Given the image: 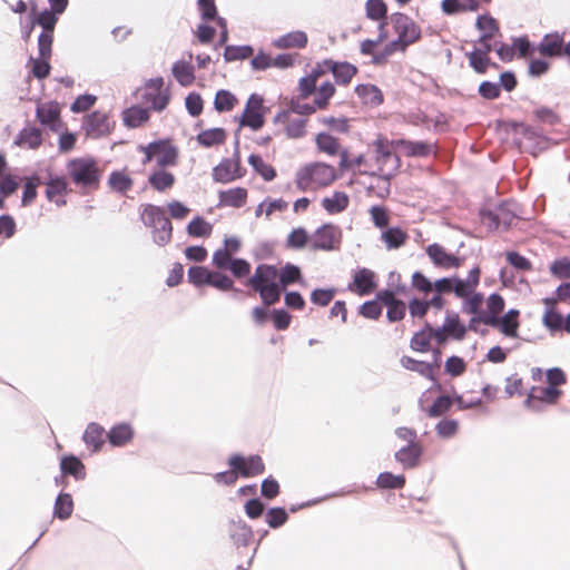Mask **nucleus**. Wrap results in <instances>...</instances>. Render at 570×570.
<instances>
[{
  "label": "nucleus",
  "mask_w": 570,
  "mask_h": 570,
  "mask_svg": "<svg viewBox=\"0 0 570 570\" xmlns=\"http://www.w3.org/2000/svg\"><path fill=\"white\" fill-rule=\"evenodd\" d=\"M480 282V269L473 267L465 279L459 277H444L438 279L435 287L439 293H454L462 299V311L472 314L471 323L478 322L488 325L497 318L504 308V301L498 294L487 298V307L482 309L483 295L475 289Z\"/></svg>",
  "instance_id": "f257e3e1"
},
{
  "label": "nucleus",
  "mask_w": 570,
  "mask_h": 570,
  "mask_svg": "<svg viewBox=\"0 0 570 570\" xmlns=\"http://www.w3.org/2000/svg\"><path fill=\"white\" fill-rule=\"evenodd\" d=\"M390 32L396 38L389 41L381 55L374 56V63H383L389 56L404 51L421 37L419 26L407 16L396 12L390 16Z\"/></svg>",
  "instance_id": "f03ea898"
},
{
  "label": "nucleus",
  "mask_w": 570,
  "mask_h": 570,
  "mask_svg": "<svg viewBox=\"0 0 570 570\" xmlns=\"http://www.w3.org/2000/svg\"><path fill=\"white\" fill-rule=\"evenodd\" d=\"M336 179V169L324 163L307 164L295 174L296 187L302 191L327 187Z\"/></svg>",
  "instance_id": "7ed1b4c3"
},
{
  "label": "nucleus",
  "mask_w": 570,
  "mask_h": 570,
  "mask_svg": "<svg viewBox=\"0 0 570 570\" xmlns=\"http://www.w3.org/2000/svg\"><path fill=\"white\" fill-rule=\"evenodd\" d=\"M248 283L255 291L259 293L261 298L265 305H273L279 301L281 282L278 279V271L274 266H257Z\"/></svg>",
  "instance_id": "20e7f679"
},
{
  "label": "nucleus",
  "mask_w": 570,
  "mask_h": 570,
  "mask_svg": "<svg viewBox=\"0 0 570 570\" xmlns=\"http://www.w3.org/2000/svg\"><path fill=\"white\" fill-rule=\"evenodd\" d=\"M376 163H370L368 168L361 173L370 176H393L400 167L397 151H395V142L384 139H377L373 142Z\"/></svg>",
  "instance_id": "39448f33"
},
{
  "label": "nucleus",
  "mask_w": 570,
  "mask_h": 570,
  "mask_svg": "<svg viewBox=\"0 0 570 570\" xmlns=\"http://www.w3.org/2000/svg\"><path fill=\"white\" fill-rule=\"evenodd\" d=\"M67 170L76 185L96 188L99 184L101 169L96 159L91 157H79L67 164Z\"/></svg>",
  "instance_id": "423d86ee"
},
{
  "label": "nucleus",
  "mask_w": 570,
  "mask_h": 570,
  "mask_svg": "<svg viewBox=\"0 0 570 570\" xmlns=\"http://www.w3.org/2000/svg\"><path fill=\"white\" fill-rule=\"evenodd\" d=\"M141 219L151 229L156 244L164 246L171 239L173 227L161 207L145 205L141 212Z\"/></svg>",
  "instance_id": "0eeeda50"
},
{
  "label": "nucleus",
  "mask_w": 570,
  "mask_h": 570,
  "mask_svg": "<svg viewBox=\"0 0 570 570\" xmlns=\"http://www.w3.org/2000/svg\"><path fill=\"white\" fill-rule=\"evenodd\" d=\"M30 16L33 19V23L42 28V31L38 37V49L40 50L42 56H48L51 52L53 31L58 22L59 14L48 9L37 12L36 3L33 0L30 1Z\"/></svg>",
  "instance_id": "6e6552de"
},
{
  "label": "nucleus",
  "mask_w": 570,
  "mask_h": 570,
  "mask_svg": "<svg viewBox=\"0 0 570 570\" xmlns=\"http://www.w3.org/2000/svg\"><path fill=\"white\" fill-rule=\"evenodd\" d=\"M142 100L149 108L156 111H161L167 107L170 100V92L169 88L165 86L163 78L149 79L146 82Z\"/></svg>",
  "instance_id": "1a4fd4ad"
},
{
  "label": "nucleus",
  "mask_w": 570,
  "mask_h": 570,
  "mask_svg": "<svg viewBox=\"0 0 570 570\" xmlns=\"http://www.w3.org/2000/svg\"><path fill=\"white\" fill-rule=\"evenodd\" d=\"M145 154L144 163L156 160L160 167L173 166L177 161V149L168 141H155L140 147Z\"/></svg>",
  "instance_id": "9d476101"
},
{
  "label": "nucleus",
  "mask_w": 570,
  "mask_h": 570,
  "mask_svg": "<svg viewBox=\"0 0 570 570\" xmlns=\"http://www.w3.org/2000/svg\"><path fill=\"white\" fill-rule=\"evenodd\" d=\"M82 128L87 137L98 139L111 134L115 121L107 112L96 110L85 118Z\"/></svg>",
  "instance_id": "9b49d317"
},
{
  "label": "nucleus",
  "mask_w": 570,
  "mask_h": 570,
  "mask_svg": "<svg viewBox=\"0 0 570 570\" xmlns=\"http://www.w3.org/2000/svg\"><path fill=\"white\" fill-rule=\"evenodd\" d=\"M265 112L263 98L256 94L250 95L240 117V126L249 127L253 130L261 129L265 122Z\"/></svg>",
  "instance_id": "f8f14e48"
},
{
  "label": "nucleus",
  "mask_w": 570,
  "mask_h": 570,
  "mask_svg": "<svg viewBox=\"0 0 570 570\" xmlns=\"http://www.w3.org/2000/svg\"><path fill=\"white\" fill-rule=\"evenodd\" d=\"M228 463L244 478L262 474L265 468L262 458L258 455L242 456L236 454L229 458Z\"/></svg>",
  "instance_id": "ddd939ff"
},
{
  "label": "nucleus",
  "mask_w": 570,
  "mask_h": 570,
  "mask_svg": "<svg viewBox=\"0 0 570 570\" xmlns=\"http://www.w3.org/2000/svg\"><path fill=\"white\" fill-rule=\"evenodd\" d=\"M561 395V391L554 386L533 387L528 394L524 405L532 411H541V404H554Z\"/></svg>",
  "instance_id": "4468645a"
},
{
  "label": "nucleus",
  "mask_w": 570,
  "mask_h": 570,
  "mask_svg": "<svg viewBox=\"0 0 570 570\" xmlns=\"http://www.w3.org/2000/svg\"><path fill=\"white\" fill-rule=\"evenodd\" d=\"M342 238V232L338 226L325 224L321 226L313 235V246L324 250L336 248Z\"/></svg>",
  "instance_id": "2eb2a0df"
},
{
  "label": "nucleus",
  "mask_w": 570,
  "mask_h": 570,
  "mask_svg": "<svg viewBox=\"0 0 570 570\" xmlns=\"http://www.w3.org/2000/svg\"><path fill=\"white\" fill-rule=\"evenodd\" d=\"M497 328L502 335L509 338H517L519 336V311L510 309L503 316H498L492 323L488 324Z\"/></svg>",
  "instance_id": "dca6fc26"
},
{
  "label": "nucleus",
  "mask_w": 570,
  "mask_h": 570,
  "mask_svg": "<svg viewBox=\"0 0 570 570\" xmlns=\"http://www.w3.org/2000/svg\"><path fill=\"white\" fill-rule=\"evenodd\" d=\"M375 286L374 272L361 268L354 273L353 282L348 285V289L362 296L372 293Z\"/></svg>",
  "instance_id": "f3484780"
},
{
  "label": "nucleus",
  "mask_w": 570,
  "mask_h": 570,
  "mask_svg": "<svg viewBox=\"0 0 570 570\" xmlns=\"http://www.w3.org/2000/svg\"><path fill=\"white\" fill-rule=\"evenodd\" d=\"M321 206L328 215H338L348 208L350 196L345 191L334 190L322 198Z\"/></svg>",
  "instance_id": "a211bd4d"
},
{
  "label": "nucleus",
  "mask_w": 570,
  "mask_h": 570,
  "mask_svg": "<svg viewBox=\"0 0 570 570\" xmlns=\"http://www.w3.org/2000/svg\"><path fill=\"white\" fill-rule=\"evenodd\" d=\"M426 253L431 261L439 267L454 268L461 265V259L449 254L442 246L432 244L426 248Z\"/></svg>",
  "instance_id": "6ab92c4d"
},
{
  "label": "nucleus",
  "mask_w": 570,
  "mask_h": 570,
  "mask_svg": "<svg viewBox=\"0 0 570 570\" xmlns=\"http://www.w3.org/2000/svg\"><path fill=\"white\" fill-rule=\"evenodd\" d=\"M510 204H504L495 213L488 212L482 214V223L489 228H498L501 224L508 227L512 223L513 213Z\"/></svg>",
  "instance_id": "aec40b11"
},
{
  "label": "nucleus",
  "mask_w": 570,
  "mask_h": 570,
  "mask_svg": "<svg viewBox=\"0 0 570 570\" xmlns=\"http://www.w3.org/2000/svg\"><path fill=\"white\" fill-rule=\"evenodd\" d=\"M68 184L63 177H51L47 183L46 197L57 206L66 205Z\"/></svg>",
  "instance_id": "412c9836"
},
{
  "label": "nucleus",
  "mask_w": 570,
  "mask_h": 570,
  "mask_svg": "<svg viewBox=\"0 0 570 570\" xmlns=\"http://www.w3.org/2000/svg\"><path fill=\"white\" fill-rule=\"evenodd\" d=\"M60 108L57 102L49 101L40 104L37 108V117L42 125L57 129L59 126Z\"/></svg>",
  "instance_id": "4be33fe9"
},
{
  "label": "nucleus",
  "mask_w": 570,
  "mask_h": 570,
  "mask_svg": "<svg viewBox=\"0 0 570 570\" xmlns=\"http://www.w3.org/2000/svg\"><path fill=\"white\" fill-rule=\"evenodd\" d=\"M394 142L399 156L421 157L432 151V146L422 141L396 140Z\"/></svg>",
  "instance_id": "5701e85b"
},
{
  "label": "nucleus",
  "mask_w": 570,
  "mask_h": 570,
  "mask_svg": "<svg viewBox=\"0 0 570 570\" xmlns=\"http://www.w3.org/2000/svg\"><path fill=\"white\" fill-rule=\"evenodd\" d=\"M247 190L243 187L229 188L218 194L219 206L239 208L247 202Z\"/></svg>",
  "instance_id": "b1692460"
},
{
  "label": "nucleus",
  "mask_w": 570,
  "mask_h": 570,
  "mask_svg": "<svg viewBox=\"0 0 570 570\" xmlns=\"http://www.w3.org/2000/svg\"><path fill=\"white\" fill-rule=\"evenodd\" d=\"M475 27L480 31L478 45L490 43L489 40L499 32L497 20L488 13L476 18Z\"/></svg>",
  "instance_id": "393cba45"
},
{
  "label": "nucleus",
  "mask_w": 570,
  "mask_h": 570,
  "mask_svg": "<svg viewBox=\"0 0 570 570\" xmlns=\"http://www.w3.org/2000/svg\"><path fill=\"white\" fill-rule=\"evenodd\" d=\"M421 454L422 448L419 443L406 444L395 453V460L404 469H411L417 465Z\"/></svg>",
  "instance_id": "a878e982"
},
{
  "label": "nucleus",
  "mask_w": 570,
  "mask_h": 570,
  "mask_svg": "<svg viewBox=\"0 0 570 570\" xmlns=\"http://www.w3.org/2000/svg\"><path fill=\"white\" fill-rule=\"evenodd\" d=\"M490 0H442L441 9L445 14L476 11L481 2Z\"/></svg>",
  "instance_id": "bb28decb"
},
{
  "label": "nucleus",
  "mask_w": 570,
  "mask_h": 570,
  "mask_svg": "<svg viewBox=\"0 0 570 570\" xmlns=\"http://www.w3.org/2000/svg\"><path fill=\"white\" fill-rule=\"evenodd\" d=\"M307 40V35L304 31L296 30L274 39L273 46L277 49L304 48Z\"/></svg>",
  "instance_id": "cd10ccee"
},
{
  "label": "nucleus",
  "mask_w": 570,
  "mask_h": 570,
  "mask_svg": "<svg viewBox=\"0 0 570 570\" xmlns=\"http://www.w3.org/2000/svg\"><path fill=\"white\" fill-rule=\"evenodd\" d=\"M109 443L112 446H125L134 438V429L128 423H119L107 433Z\"/></svg>",
  "instance_id": "c85d7f7f"
},
{
  "label": "nucleus",
  "mask_w": 570,
  "mask_h": 570,
  "mask_svg": "<svg viewBox=\"0 0 570 570\" xmlns=\"http://www.w3.org/2000/svg\"><path fill=\"white\" fill-rule=\"evenodd\" d=\"M213 177L218 183H230L239 177L238 161L225 159L214 168Z\"/></svg>",
  "instance_id": "c756f323"
},
{
  "label": "nucleus",
  "mask_w": 570,
  "mask_h": 570,
  "mask_svg": "<svg viewBox=\"0 0 570 570\" xmlns=\"http://www.w3.org/2000/svg\"><path fill=\"white\" fill-rule=\"evenodd\" d=\"M492 46L490 43L479 45L471 51L469 57L470 66L479 73L485 72L489 66V52L491 51Z\"/></svg>",
  "instance_id": "7c9ffc66"
},
{
  "label": "nucleus",
  "mask_w": 570,
  "mask_h": 570,
  "mask_svg": "<svg viewBox=\"0 0 570 570\" xmlns=\"http://www.w3.org/2000/svg\"><path fill=\"white\" fill-rule=\"evenodd\" d=\"M442 294L443 293L436 291V294L429 301L412 299L409 304L411 315L413 317H422L425 315L429 307L441 309L444 305Z\"/></svg>",
  "instance_id": "2f4dec72"
},
{
  "label": "nucleus",
  "mask_w": 570,
  "mask_h": 570,
  "mask_svg": "<svg viewBox=\"0 0 570 570\" xmlns=\"http://www.w3.org/2000/svg\"><path fill=\"white\" fill-rule=\"evenodd\" d=\"M381 301L387 306V318L391 322L400 321L405 315V304L395 298L393 293L385 292L380 294Z\"/></svg>",
  "instance_id": "473e14b6"
},
{
  "label": "nucleus",
  "mask_w": 570,
  "mask_h": 570,
  "mask_svg": "<svg viewBox=\"0 0 570 570\" xmlns=\"http://www.w3.org/2000/svg\"><path fill=\"white\" fill-rule=\"evenodd\" d=\"M105 429L98 423H89L85 430L82 435V440L86 445L90 446L94 452H97L101 449L105 443Z\"/></svg>",
  "instance_id": "72a5a7b5"
},
{
  "label": "nucleus",
  "mask_w": 570,
  "mask_h": 570,
  "mask_svg": "<svg viewBox=\"0 0 570 570\" xmlns=\"http://www.w3.org/2000/svg\"><path fill=\"white\" fill-rule=\"evenodd\" d=\"M365 14L370 20L387 23L390 30V17H387V7L383 0H367L365 2Z\"/></svg>",
  "instance_id": "f704fd0d"
},
{
  "label": "nucleus",
  "mask_w": 570,
  "mask_h": 570,
  "mask_svg": "<svg viewBox=\"0 0 570 570\" xmlns=\"http://www.w3.org/2000/svg\"><path fill=\"white\" fill-rule=\"evenodd\" d=\"M326 68L333 72L336 81L347 83L356 73V68L347 62L325 60Z\"/></svg>",
  "instance_id": "c9c22d12"
},
{
  "label": "nucleus",
  "mask_w": 570,
  "mask_h": 570,
  "mask_svg": "<svg viewBox=\"0 0 570 570\" xmlns=\"http://www.w3.org/2000/svg\"><path fill=\"white\" fill-rule=\"evenodd\" d=\"M229 533L237 547H246L253 538L252 528L240 520L232 522Z\"/></svg>",
  "instance_id": "e433bc0d"
},
{
  "label": "nucleus",
  "mask_w": 570,
  "mask_h": 570,
  "mask_svg": "<svg viewBox=\"0 0 570 570\" xmlns=\"http://www.w3.org/2000/svg\"><path fill=\"white\" fill-rule=\"evenodd\" d=\"M391 32L387 29L386 22H381L379 24V35L376 39H366L361 42V52L364 55H372L373 57L376 55H381L382 52L375 53V48L383 43L384 41L390 40Z\"/></svg>",
  "instance_id": "4c0bfd02"
},
{
  "label": "nucleus",
  "mask_w": 570,
  "mask_h": 570,
  "mask_svg": "<svg viewBox=\"0 0 570 570\" xmlns=\"http://www.w3.org/2000/svg\"><path fill=\"white\" fill-rule=\"evenodd\" d=\"M355 91L365 105L375 107L383 101L381 90L374 85H360L355 88Z\"/></svg>",
  "instance_id": "58836bf2"
},
{
  "label": "nucleus",
  "mask_w": 570,
  "mask_h": 570,
  "mask_svg": "<svg viewBox=\"0 0 570 570\" xmlns=\"http://www.w3.org/2000/svg\"><path fill=\"white\" fill-rule=\"evenodd\" d=\"M370 161L366 155H358L356 157H348L346 153L341 155L340 168L342 170H353L354 174L365 175L361 173L365 168H368Z\"/></svg>",
  "instance_id": "ea45409f"
},
{
  "label": "nucleus",
  "mask_w": 570,
  "mask_h": 570,
  "mask_svg": "<svg viewBox=\"0 0 570 570\" xmlns=\"http://www.w3.org/2000/svg\"><path fill=\"white\" fill-rule=\"evenodd\" d=\"M381 239L385 244V247L391 250L403 246L407 239V235L399 227H391L382 233Z\"/></svg>",
  "instance_id": "a19ab883"
},
{
  "label": "nucleus",
  "mask_w": 570,
  "mask_h": 570,
  "mask_svg": "<svg viewBox=\"0 0 570 570\" xmlns=\"http://www.w3.org/2000/svg\"><path fill=\"white\" fill-rule=\"evenodd\" d=\"M108 185L111 190L125 194L131 189L134 181L125 170H116L110 174Z\"/></svg>",
  "instance_id": "79ce46f5"
},
{
  "label": "nucleus",
  "mask_w": 570,
  "mask_h": 570,
  "mask_svg": "<svg viewBox=\"0 0 570 570\" xmlns=\"http://www.w3.org/2000/svg\"><path fill=\"white\" fill-rule=\"evenodd\" d=\"M546 312L542 317L543 324L550 330H559L563 325V318L561 314L554 311V298H544Z\"/></svg>",
  "instance_id": "37998d69"
},
{
  "label": "nucleus",
  "mask_w": 570,
  "mask_h": 570,
  "mask_svg": "<svg viewBox=\"0 0 570 570\" xmlns=\"http://www.w3.org/2000/svg\"><path fill=\"white\" fill-rule=\"evenodd\" d=\"M401 364L404 368L419 373L420 375L434 381L433 365L423 361L414 360L410 356H403Z\"/></svg>",
  "instance_id": "c03bdc74"
},
{
  "label": "nucleus",
  "mask_w": 570,
  "mask_h": 570,
  "mask_svg": "<svg viewBox=\"0 0 570 570\" xmlns=\"http://www.w3.org/2000/svg\"><path fill=\"white\" fill-rule=\"evenodd\" d=\"M148 118V110L138 106L130 107L122 112L124 124L129 128L141 126Z\"/></svg>",
  "instance_id": "a18cd8bd"
},
{
  "label": "nucleus",
  "mask_w": 570,
  "mask_h": 570,
  "mask_svg": "<svg viewBox=\"0 0 570 570\" xmlns=\"http://www.w3.org/2000/svg\"><path fill=\"white\" fill-rule=\"evenodd\" d=\"M41 141L42 138L40 130L29 127L21 130L16 139V145L23 148L36 149L41 145Z\"/></svg>",
  "instance_id": "49530a36"
},
{
  "label": "nucleus",
  "mask_w": 570,
  "mask_h": 570,
  "mask_svg": "<svg viewBox=\"0 0 570 570\" xmlns=\"http://www.w3.org/2000/svg\"><path fill=\"white\" fill-rule=\"evenodd\" d=\"M286 207L287 203L281 198H266L256 207L255 217L259 218L262 216H265L266 218H269L275 212H283L286 209Z\"/></svg>",
  "instance_id": "de8ad7c7"
},
{
  "label": "nucleus",
  "mask_w": 570,
  "mask_h": 570,
  "mask_svg": "<svg viewBox=\"0 0 570 570\" xmlns=\"http://www.w3.org/2000/svg\"><path fill=\"white\" fill-rule=\"evenodd\" d=\"M148 181L156 190L164 191L174 186L175 176L169 171L158 169L149 176Z\"/></svg>",
  "instance_id": "09e8293b"
},
{
  "label": "nucleus",
  "mask_w": 570,
  "mask_h": 570,
  "mask_svg": "<svg viewBox=\"0 0 570 570\" xmlns=\"http://www.w3.org/2000/svg\"><path fill=\"white\" fill-rule=\"evenodd\" d=\"M442 327L446 331L448 335L454 340H461L466 332L465 326L460 322L455 313H448Z\"/></svg>",
  "instance_id": "8fccbe9b"
},
{
  "label": "nucleus",
  "mask_w": 570,
  "mask_h": 570,
  "mask_svg": "<svg viewBox=\"0 0 570 570\" xmlns=\"http://www.w3.org/2000/svg\"><path fill=\"white\" fill-rule=\"evenodd\" d=\"M225 139H226V132L222 128L207 129V130L202 131L197 136L198 142L205 147H212L215 145H219V144L224 142Z\"/></svg>",
  "instance_id": "3c124183"
},
{
  "label": "nucleus",
  "mask_w": 570,
  "mask_h": 570,
  "mask_svg": "<svg viewBox=\"0 0 570 570\" xmlns=\"http://www.w3.org/2000/svg\"><path fill=\"white\" fill-rule=\"evenodd\" d=\"M173 75L181 86H189L195 79L193 67L186 61H177L173 66Z\"/></svg>",
  "instance_id": "603ef678"
},
{
  "label": "nucleus",
  "mask_w": 570,
  "mask_h": 570,
  "mask_svg": "<svg viewBox=\"0 0 570 570\" xmlns=\"http://www.w3.org/2000/svg\"><path fill=\"white\" fill-rule=\"evenodd\" d=\"M73 511V501L68 493H60L55 503L53 514L60 520L68 519Z\"/></svg>",
  "instance_id": "864d4df0"
},
{
  "label": "nucleus",
  "mask_w": 570,
  "mask_h": 570,
  "mask_svg": "<svg viewBox=\"0 0 570 570\" xmlns=\"http://www.w3.org/2000/svg\"><path fill=\"white\" fill-rule=\"evenodd\" d=\"M213 232V225L203 217L197 216L187 225V233L193 237H208Z\"/></svg>",
  "instance_id": "5fc2aeb1"
},
{
  "label": "nucleus",
  "mask_w": 570,
  "mask_h": 570,
  "mask_svg": "<svg viewBox=\"0 0 570 570\" xmlns=\"http://www.w3.org/2000/svg\"><path fill=\"white\" fill-rule=\"evenodd\" d=\"M248 163L266 181H271L275 178V169L271 165L266 164L261 156L250 155L248 157Z\"/></svg>",
  "instance_id": "6e6d98bb"
},
{
  "label": "nucleus",
  "mask_w": 570,
  "mask_h": 570,
  "mask_svg": "<svg viewBox=\"0 0 570 570\" xmlns=\"http://www.w3.org/2000/svg\"><path fill=\"white\" fill-rule=\"evenodd\" d=\"M60 468L63 473L73 475L76 479L85 478V466L76 456H66L60 462Z\"/></svg>",
  "instance_id": "4d7b16f0"
},
{
  "label": "nucleus",
  "mask_w": 570,
  "mask_h": 570,
  "mask_svg": "<svg viewBox=\"0 0 570 570\" xmlns=\"http://www.w3.org/2000/svg\"><path fill=\"white\" fill-rule=\"evenodd\" d=\"M236 102L237 99L232 92L227 90H219L216 94L214 106L217 111L223 112L232 110Z\"/></svg>",
  "instance_id": "13d9d810"
},
{
  "label": "nucleus",
  "mask_w": 570,
  "mask_h": 570,
  "mask_svg": "<svg viewBox=\"0 0 570 570\" xmlns=\"http://www.w3.org/2000/svg\"><path fill=\"white\" fill-rule=\"evenodd\" d=\"M405 483L402 474L394 475L390 472H383L377 476L376 484L382 489H401Z\"/></svg>",
  "instance_id": "bf43d9fd"
},
{
  "label": "nucleus",
  "mask_w": 570,
  "mask_h": 570,
  "mask_svg": "<svg viewBox=\"0 0 570 570\" xmlns=\"http://www.w3.org/2000/svg\"><path fill=\"white\" fill-rule=\"evenodd\" d=\"M335 92V88L333 83L330 81L324 82L315 94L314 98V105L317 107V109H324L327 105L330 99L333 97Z\"/></svg>",
  "instance_id": "052dcab7"
},
{
  "label": "nucleus",
  "mask_w": 570,
  "mask_h": 570,
  "mask_svg": "<svg viewBox=\"0 0 570 570\" xmlns=\"http://www.w3.org/2000/svg\"><path fill=\"white\" fill-rule=\"evenodd\" d=\"M51 57V52L48 56H42L39 51V58L33 59L30 58L32 75L39 79H42L48 76L50 71L49 59Z\"/></svg>",
  "instance_id": "680f3d73"
},
{
  "label": "nucleus",
  "mask_w": 570,
  "mask_h": 570,
  "mask_svg": "<svg viewBox=\"0 0 570 570\" xmlns=\"http://www.w3.org/2000/svg\"><path fill=\"white\" fill-rule=\"evenodd\" d=\"M432 338V328L422 330L414 334L411 340V347L415 352H426L430 346V341Z\"/></svg>",
  "instance_id": "e2e57ef3"
},
{
  "label": "nucleus",
  "mask_w": 570,
  "mask_h": 570,
  "mask_svg": "<svg viewBox=\"0 0 570 570\" xmlns=\"http://www.w3.org/2000/svg\"><path fill=\"white\" fill-rule=\"evenodd\" d=\"M562 42L563 40L559 35L546 36L540 45V51L549 56L558 55L561 50Z\"/></svg>",
  "instance_id": "0e129e2a"
},
{
  "label": "nucleus",
  "mask_w": 570,
  "mask_h": 570,
  "mask_svg": "<svg viewBox=\"0 0 570 570\" xmlns=\"http://www.w3.org/2000/svg\"><path fill=\"white\" fill-rule=\"evenodd\" d=\"M454 403V397L450 396H439L433 404L426 409V412L430 416L436 417L445 413L450 406Z\"/></svg>",
  "instance_id": "69168bd1"
},
{
  "label": "nucleus",
  "mask_w": 570,
  "mask_h": 570,
  "mask_svg": "<svg viewBox=\"0 0 570 570\" xmlns=\"http://www.w3.org/2000/svg\"><path fill=\"white\" fill-rule=\"evenodd\" d=\"M278 279L285 287L301 279V271L297 266L287 264L282 268L281 273H278Z\"/></svg>",
  "instance_id": "338daca9"
},
{
  "label": "nucleus",
  "mask_w": 570,
  "mask_h": 570,
  "mask_svg": "<svg viewBox=\"0 0 570 570\" xmlns=\"http://www.w3.org/2000/svg\"><path fill=\"white\" fill-rule=\"evenodd\" d=\"M266 522L271 528H279L287 519V512L283 508H272L266 512Z\"/></svg>",
  "instance_id": "774afa93"
}]
</instances>
